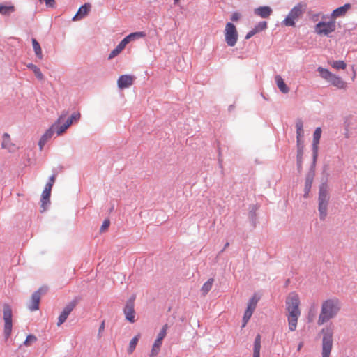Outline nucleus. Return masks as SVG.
<instances>
[{"label": "nucleus", "instance_id": "f257e3e1", "mask_svg": "<svg viewBox=\"0 0 357 357\" xmlns=\"http://www.w3.org/2000/svg\"><path fill=\"white\" fill-rule=\"evenodd\" d=\"M342 308V303L339 298L332 297L324 300L321 305L317 324L321 326L330 320L335 318Z\"/></svg>", "mask_w": 357, "mask_h": 357}, {"label": "nucleus", "instance_id": "f03ea898", "mask_svg": "<svg viewBox=\"0 0 357 357\" xmlns=\"http://www.w3.org/2000/svg\"><path fill=\"white\" fill-rule=\"evenodd\" d=\"M299 304L298 295L294 292L289 294L286 299V310L290 331H294L296 329L298 319L301 315Z\"/></svg>", "mask_w": 357, "mask_h": 357}, {"label": "nucleus", "instance_id": "7ed1b4c3", "mask_svg": "<svg viewBox=\"0 0 357 357\" xmlns=\"http://www.w3.org/2000/svg\"><path fill=\"white\" fill-rule=\"evenodd\" d=\"M329 200L330 195L328 191V186L326 184L323 183L319 187L318 197V211L321 220H324L327 216Z\"/></svg>", "mask_w": 357, "mask_h": 357}, {"label": "nucleus", "instance_id": "20e7f679", "mask_svg": "<svg viewBox=\"0 0 357 357\" xmlns=\"http://www.w3.org/2000/svg\"><path fill=\"white\" fill-rule=\"evenodd\" d=\"M305 5L298 3L294 6L284 20L282 22V24L286 26L294 27L296 21H298L303 15L305 10Z\"/></svg>", "mask_w": 357, "mask_h": 357}, {"label": "nucleus", "instance_id": "39448f33", "mask_svg": "<svg viewBox=\"0 0 357 357\" xmlns=\"http://www.w3.org/2000/svg\"><path fill=\"white\" fill-rule=\"evenodd\" d=\"M68 115L67 111H63L57 120L45 131V132L42 135L39 142L38 146L40 149L42 150L45 144L50 139L54 133L56 132L57 134V127L58 125L61 124L66 116Z\"/></svg>", "mask_w": 357, "mask_h": 357}, {"label": "nucleus", "instance_id": "423d86ee", "mask_svg": "<svg viewBox=\"0 0 357 357\" xmlns=\"http://www.w3.org/2000/svg\"><path fill=\"white\" fill-rule=\"evenodd\" d=\"M317 71L323 79L335 87L340 89L346 88L347 84L345 82H344L340 77L331 73L328 69L319 67L317 68Z\"/></svg>", "mask_w": 357, "mask_h": 357}, {"label": "nucleus", "instance_id": "0eeeda50", "mask_svg": "<svg viewBox=\"0 0 357 357\" xmlns=\"http://www.w3.org/2000/svg\"><path fill=\"white\" fill-rule=\"evenodd\" d=\"M322 338V357H330L333 347V331L331 328H326L321 330Z\"/></svg>", "mask_w": 357, "mask_h": 357}, {"label": "nucleus", "instance_id": "6e6552de", "mask_svg": "<svg viewBox=\"0 0 357 357\" xmlns=\"http://www.w3.org/2000/svg\"><path fill=\"white\" fill-rule=\"evenodd\" d=\"M136 296L132 294L130 298L126 301V305L123 307V312L125 315V319L131 324L136 321L135 315L136 312L135 310V301Z\"/></svg>", "mask_w": 357, "mask_h": 357}, {"label": "nucleus", "instance_id": "1a4fd4ad", "mask_svg": "<svg viewBox=\"0 0 357 357\" xmlns=\"http://www.w3.org/2000/svg\"><path fill=\"white\" fill-rule=\"evenodd\" d=\"M336 22L334 20L328 22L321 21L315 25L314 31L319 35L328 36L336 29Z\"/></svg>", "mask_w": 357, "mask_h": 357}, {"label": "nucleus", "instance_id": "9d476101", "mask_svg": "<svg viewBox=\"0 0 357 357\" xmlns=\"http://www.w3.org/2000/svg\"><path fill=\"white\" fill-rule=\"evenodd\" d=\"M3 320H4V335L6 339L9 338L12 333L13 322H12V310L8 304L3 305Z\"/></svg>", "mask_w": 357, "mask_h": 357}, {"label": "nucleus", "instance_id": "9b49d317", "mask_svg": "<svg viewBox=\"0 0 357 357\" xmlns=\"http://www.w3.org/2000/svg\"><path fill=\"white\" fill-rule=\"evenodd\" d=\"M225 37L229 46L233 47L236 45L238 40V33L236 26L231 22H228L226 24Z\"/></svg>", "mask_w": 357, "mask_h": 357}, {"label": "nucleus", "instance_id": "f8f14e48", "mask_svg": "<svg viewBox=\"0 0 357 357\" xmlns=\"http://www.w3.org/2000/svg\"><path fill=\"white\" fill-rule=\"evenodd\" d=\"M47 290L48 288L45 286H43L33 293L29 305H28L29 310L33 312L38 310L41 295L46 294Z\"/></svg>", "mask_w": 357, "mask_h": 357}, {"label": "nucleus", "instance_id": "ddd939ff", "mask_svg": "<svg viewBox=\"0 0 357 357\" xmlns=\"http://www.w3.org/2000/svg\"><path fill=\"white\" fill-rule=\"evenodd\" d=\"M259 298L255 294L248 301L247 308L243 317L242 327H245L255 311Z\"/></svg>", "mask_w": 357, "mask_h": 357}, {"label": "nucleus", "instance_id": "4468645a", "mask_svg": "<svg viewBox=\"0 0 357 357\" xmlns=\"http://www.w3.org/2000/svg\"><path fill=\"white\" fill-rule=\"evenodd\" d=\"M321 135V128H317L313 134V142H312V158L313 162H315L318 156L319 143Z\"/></svg>", "mask_w": 357, "mask_h": 357}, {"label": "nucleus", "instance_id": "2eb2a0df", "mask_svg": "<svg viewBox=\"0 0 357 357\" xmlns=\"http://www.w3.org/2000/svg\"><path fill=\"white\" fill-rule=\"evenodd\" d=\"M75 305H76V302L71 301L65 306V307L63 308V311L61 312V313L60 314V315L58 318L57 325L59 326H61L62 324H63L66 321L68 315L73 310Z\"/></svg>", "mask_w": 357, "mask_h": 357}, {"label": "nucleus", "instance_id": "dca6fc26", "mask_svg": "<svg viewBox=\"0 0 357 357\" xmlns=\"http://www.w3.org/2000/svg\"><path fill=\"white\" fill-rule=\"evenodd\" d=\"M134 77L129 75H121L117 81L118 87L121 89L128 88L133 84Z\"/></svg>", "mask_w": 357, "mask_h": 357}, {"label": "nucleus", "instance_id": "f3484780", "mask_svg": "<svg viewBox=\"0 0 357 357\" xmlns=\"http://www.w3.org/2000/svg\"><path fill=\"white\" fill-rule=\"evenodd\" d=\"M351 6L350 3H346L344 6L335 9L332 12L331 17L332 18V20H335V18L345 16Z\"/></svg>", "mask_w": 357, "mask_h": 357}, {"label": "nucleus", "instance_id": "a211bd4d", "mask_svg": "<svg viewBox=\"0 0 357 357\" xmlns=\"http://www.w3.org/2000/svg\"><path fill=\"white\" fill-rule=\"evenodd\" d=\"M272 12V8L268 6H260L254 10V13L262 18L268 17L271 15Z\"/></svg>", "mask_w": 357, "mask_h": 357}, {"label": "nucleus", "instance_id": "6ab92c4d", "mask_svg": "<svg viewBox=\"0 0 357 357\" xmlns=\"http://www.w3.org/2000/svg\"><path fill=\"white\" fill-rule=\"evenodd\" d=\"M128 44L127 40L123 38L118 45L110 52L108 56V59L111 60L115 56H116L119 54H120L122 50L125 48L126 45Z\"/></svg>", "mask_w": 357, "mask_h": 357}, {"label": "nucleus", "instance_id": "aec40b11", "mask_svg": "<svg viewBox=\"0 0 357 357\" xmlns=\"http://www.w3.org/2000/svg\"><path fill=\"white\" fill-rule=\"evenodd\" d=\"M296 138H297V144H303L301 138L304 135L303 130V124L301 119H298L296 122Z\"/></svg>", "mask_w": 357, "mask_h": 357}, {"label": "nucleus", "instance_id": "412c9836", "mask_svg": "<svg viewBox=\"0 0 357 357\" xmlns=\"http://www.w3.org/2000/svg\"><path fill=\"white\" fill-rule=\"evenodd\" d=\"M89 9H90L89 4H84V5L82 6L79 8L76 15L73 17V20L75 21V20H78L83 18L89 13Z\"/></svg>", "mask_w": 357, "mask_h": 357}, {"label": "nucleus", "instance_id": "4be33fe9", "mask_svg": "<svg viewBox=\"0 0 357 357\" xmlns=\"http://www.w3.org/2000/svg\"><path fill=\"white\" fill-rule=\"evenodd\" d=\"M275 81L277 86L282 93H287L289 91V87L284 83L282 77L278 75L275 77Z\"/></svg>", "mask_w": 357, "mask_h": 357}, {"label": "nucleus", "instance_id": "5701e85b", "mask_svg": "<svg viewBox=\"0 0 357 357\" xmlns=\"http://www.w3.org/2000/svg\"><path fill=\"white\" fill-rule=\"evenodd\" d=\"M51 195V191L43 190L41 195V208H43L42 211L46 210L47 206L50 204V197Z\"/></svg>", "mask_w": 357, "mask_h": 357}, {"label": "nucleus", "instance_id": "b1692460", "mask_svg": "<svg viewBox=\"0 0 357 357\" xmlns=\"http://www.w3.org/2000/svg\"><path fill=\"white\" fill-rule=\"evenodd\" d=\"M260 349H261V335L258 334L254 342L253 347V357H260Z\"/></svg>", "mask_w": 357, "mask_h": 357}, {"label": "nucleus", "instance_id": "393cba45", "mask_svg": "<svg viewBox=\"0 0 357 357\" xmlns=\"http://www.w3.org/2000/svg\"><path fill=\"white\" fill-rule=\"evenodd\" d=\"M31 41H32L33 49V51L35 52L36 57L40 60L43 59V55L42 49L40 47L39 43L35 38H32Z\"/></svg>", "mask_w": 357, "mask_h": 357}, {"label": "nucleus", "instance_id": "a878e982", "mask_svg": "<svg viewBox=\"0 0 357 357\" xmlns=\"http://www.w3.org/2000/svg\"><path fill=\"white\" fill-rule=\"evenodd\" d=\"M26 67L33 72V73L35 74V75L38 79L43 80L44 79L43 74L42 73L40 68L37 66H36L33 63H28L26 65Z\"/></svg>", "mask_w": 357, "mask_h": 357}, {"label": "nucleus", "instance_id": "bb28decb", "mask_svg": "<svg viewBox=\"0 0 357 357\" xmlns=\"http://www.w3.org/2000/svg\"><path fill=\"white\" fill-rule=\"evenodd\" d=\"M214 280L213 278L208 279L202 287L201 292L203 296H206L211 289Z\"/></svg>", "mask_w": 357, "mask_h": 357}, {"label": "nucleus", "instance_id": "cd10ccee", "mask_svg": "<svg viewBox=\"0 0 357 357\" xmlns=\"http://www.w3.org/2000/svg\"><path fill=\"white\" fill-rule=\"evenodd\" d=\"M1 146L3 149L12 151L13 144L10 142V136L8 133H4L3 135V142Z\"/></svg>", "mask_w": 357, "mask_h": 357}, {"label": "nucleus", "instance_id": "c85d7f7f", "mask_svg": "<svg viewBox=\"0 0 357 357\" xmlns=\"http://www.w3.org/2000/svg\"><path fill=\"white\" fill-rule=\"evenodd\" d=\"M303 144H297V165L298 168H301L303 155Z\"/></svg>", "mask_w": 357, "mask_h": 357}, {"label": "nucleus", "instance_id": "c756f323", "mask_svg": "<svg viewBox=\"0 0 357 357\" xmlns=\"http://www.w3.org/2000/svg\"><path fill=\"white\" fill-rule=\"evenodd\" d=\"M146 36V33L143 31L134 32L128 36H126L124 38L127 40L129 43L130 41L135 40L136 39H139L140 38H143Z\"/></svg>", "mask_w": 357, "mask_h": 357}, {"label": "nucleus", "instance_id": "7c9ffc66", "mask_svg": "<svg viewBox=\"0 0 357 357\" xmlns=\"http://www.w3.org/2000/svg\"><path fill=\"white\" fill-rule=\"evenodd\" d=\"M73 122L69 118L62 125L59 124L57 127V135H62L71 125Z\"/></svg>", "mask_w": 357, "mask_h": 357}, {"label": "nucleus", "instance_id": "2f4dec72", "mask_svg": "<svg viewBox=\"0 0 357 357\" xmlns=\"http://www.w3.org/2000/svg\"><path fill=\"white\" fill-rule=\"evenodd\" d=\"M140 335L138 334L136 336H135L130 342L129 347L128 348V354H132L134 350L135 349V347L137 344V342L139 341Z\"/></svg>", "mask_w": 357, "mask_h": 357}, {"label": "nucleus", "instance_id": "473e14b6", "mask_svg": "<svg viewBox=\"0 0 357 357\" xmlns=\"http://www.w3.org/2000/svg\"><path fill=\"white\" fill-rule=\"evenodd\" d=\"M14 11V7L13 6H7L0 5V13L2 15H9L10 13Z\"/></svg>", "mask_w": 357, "mask_h": 357}, {"label": "nucleus", "instance_id": "72a5a7b5", "mask_svg": "<svg viewBox=\"0 0 357 357\" xmlns=\"http://www.w3.org/2000/svg\"><path fill=\"white\" fill-rule=\"evenodd\" d=\"M312 179L310 177H307L306 178L305 184V193H304L305 197H307L309 192L312 187Z\"/></svg>", "mask_w": 357, "mask_h": 357}, {"label": "nucleus", "instance_id": "f704fd0d", "mask_svg": "<svg viewBox=\"0 0 357 357\" xmlns=\"http://www.w3.org/2000/svg\"><path fill=\"white\" fill-rule=\"evenodd\" d=\"M168 328L167 324H165L161 330L160 331L159 333L158 334L157 338L158 340H163V339L167 335V330Z\"/></svg>", "mask_w": 357, "mask_h": 357}, {"label": "nucleus", "instance_id": "c9c22d12", "mask_svg": "<svg viewBox=\"0 0 357 357\" xmlns=\"http://www.w3.org/2000/svg\"><path fill=\"white\" fill-rule=\"evenodd\" d=\"M37 340V338L35 335H29L25 341L24 342V345L28 347V346H30L31 344L36 342Z\"/></svg>", "mask_w": 357, "mask_h": 357}, {"label": "nucleus", "instance_id": "e433bc0d", "mask_svg": "<svg viewBox=\"0 0 357 357\" xmlns=\"http://www.w3.org/2000/svg\"><path fill=\"white\" fill-rule=\"evenodd\" d=\"M267 28V22L265 21H262L259 22L255 26V29L257 33L265 30Z\"/></svg>", "mask_w": 357, "mask_h": 357}, {"label": "nucleus", "instance_id": "4c0bfd02", "mask_svg": "<svg viewBox=\"0 0 357 357\" xmlns=\"http://www.w3.org/2000/svg\"><path fill=\"white\" fill-rule=\"evenodd\" d=\"M332 66L336 69H345L347 65L343 61H333Z\"/></svg>", "mask_w": 357, "mask_h": 357}, {"label": "nucleus", "instance_id": "58836bf2", "mask_svg": "<svg viewBox=\"0 0 357 357\" xmlns=\"http://www.w3.org/2000/svg\"><path fill=\"white\" fill-rule=\"evenodd\" d=\"M316 315V309H315V306H311L310 308V310H309V313H308V317H307V319H308V321H312L314 317Z\"/></svg>", "mask_w": 357, "mask_h": 357}, {"label": "nucleus", "instance_id": "ea45409f", "mask_svg": "<svg viewBox=\"0 0 357 357\" xmlns=\"http://www.w3.org/2000/svg\"><path fill=\"white\" fill-rule=\"evenodd\" d=\"M105 321L103 320L101 322L100 327L98 328V335H97L98 339H100L102 337L103 333L105 331Z\"/></svg>", "mask_w": 357, "mask_h": 357}, {"label": "nucleus", "instance_id": "a19ab883", "mask_svg": "<svg viewBox=\"0 0 357 357\" xmlns=\"http://www.w3.org/2000/svg\"><path fill=\"white\" fill-rule=\"evenodd\" d=\"M80 117H81L80 113L75 112L71 114V116L69 117V119L71 120L72 122L73 123V121H79Z\"/></svg>", "mask_w": 357, "mask_h": 357}, {"label": "nucleus", "instance_id": "79ce46f5", "mask_svg": "<svg viewBox=\"0 0 357 357\" xmlns=\"http://www.w3.org/2000/svg\"><path fill=\"white\" fill-rule=\"evenodd\" d=\"M109 225H110L109 220H108V219L105 220L102 222V225H101L100 232L105 231L109 227Z\"/></svg>", "mask_w": 357, "mask_h": 357}, {"label": "nucleus", "instance_id": "37998d69", "mask_svg": "<svg viewBox=\"0 0 357 357\" xmlns=\"http://www.w3.org/2000/svg\"><path fill=\"white\" fill-rule=\"evenodd\" d=\"M257 31L254 29H252V30H250V31H248L245 36V39H250V38H252L254 35H255L257 33Z\"/></svg>", "mask_w": 357, "mask_h": 357}, {"label": "nucleus", "instance_id": "c03bdc74", "mask_svg": "<svg viewBox=\"0 0 357 357\" xmlns=\"http://www.w3.org/2000/svg\"><path fill=\"white\" fill-rule=\"evenodd\" d=\"M159 351H160V349L158 347H154V346L153 345L152 349L151 351V356H155L158 355Z\"/></svg>", "mask_w": 357, "mask_h": 357}, {"label": "nucleus", "instance_id": "a18cd8bd", "mask_svg": "<svg viewBox=\"0 0 357 357\" xmlns=\"http://www.w3.org/2000/svg\"><path fill=\"white\" fill-rule=\"evenodd\" d=\"M241 15L238 13H234L231 17L232 21H237L240 19Z\"/></svg>", "mask_w": 357, "mask_h": 357}, {"label": "nucleus", "instance_id": "49530a36", "mask_svg": "<svg viewBox=\"0 0 357 357\" xmlns=\"http://www.w3.org/2000/svg\"><path fill=\"white\" fill-rule=\"evenodd\" d=\"M162 344V340L156 339L153 343V346H154V347H158V348L160 349Z\"/></svg>", "mask_w": 357, "mask_h": 357}, {"label": "nucleus", "instance_id": "de8ad7c7", "mask_svg": "<svg viewBox=\"0 0 357 357\" xmlns=\"http://www.w3.org/2000/svg\"><path fill=\"white\" fill-rule=\"evenodd\" d=\"M45 4L49 7H53L54 3V0H44Z\"/></svg>", "mask_w": 357, "mask_h": 357}, {"label": "nucleus", "instance_id": "09e8293b", "mask_svg": "<svg viewBox=\"0 0 357 357\" xmlns=\"http://www.w3.org/2000/svg\"><path fill=\"white\" fill-rule=\"evenodd\" d=\"M55 179H56V174H53L50 177L47 183H52V185H54V183L55 182Z\"/></svg>", "mask_w": 357, "mask_h": 357}, {"label": "nucleus", "instance_id": "8fccbe9b", "mask_svg": "<svg viewBox=\"0 0 357 357\" xmlns=\"http://www.w3.org/2000/svg\"><path fill=\"white\" fill-rule=\"evenodd\" d=\"M52 186H53L52 183H47L45 186V189L44 190L51 191Z\"/></svg>", "mask_w": 357, "mask_h": 357}, {"label": "nucleus", "instance_id": "3c124183", "mask_svg": "<svg viewBox=\"0 0 357 357\" xmlns=\"http://www.w3.org/2000/svg\"><path fill=\"white\" fill-rule=\"evenodd\" d=\"M303 346V342H300L298 345L297 351H300Z\"/></svg>", "mask_w": 357, "mask_h": 357}, {"label": "nucleus", "instance_id": "603ef678", "mask_svg": "<svg viewBox=\"0 0 357 357\" xmlns=\"http://www.w3.org/2000/svg\"><path fill=\"white\" fill-rule=\"evenodd\" d=\"M229 243H225V246H224V248L222 250V251H221V252H223V250H224L225 249H226V248L229 246Z\"/></svg>", "mask_w": 357, "mask_h": 357}, {"label": "nucleus", "instance_id": "864d4df0", "mask_svg": "<svg viewBox=\"0 0 357 357\" xmlns=\"http://www.w3.org/2000/svg\"><path fill=\"white\" fill-rule=\"evenodd\" d=\"M233 108H234V106H233V105H230V106L229 107V111H231V109H233Z\"/></svg>", "mask_w": 357, "mask_h": 357}, {"label": "nucleus", "instance_id": "5fc2aeb1", "mask_svg": "<svg viewBox=\"0 0 357 357\" xmlns=\"http://www.w3.org/2000/svg\"><path fill=\"white\" fill-rule=\"evenodd\" d=\"M40 1H42L43 0H39Z\"/></svg>", "mask_w": 357, "mask_h": 357}]
</instances>
